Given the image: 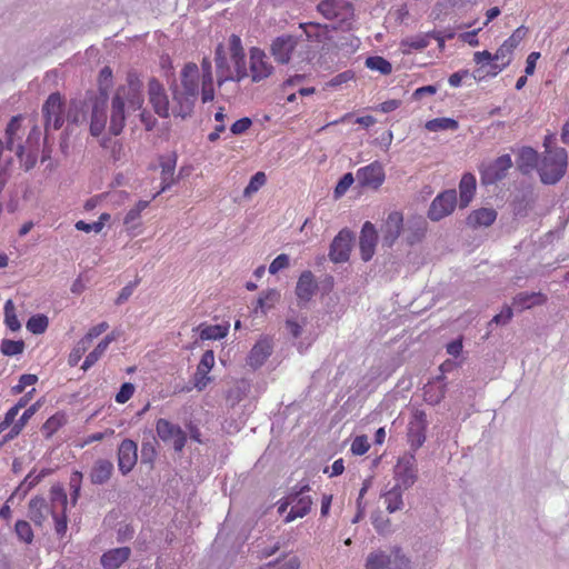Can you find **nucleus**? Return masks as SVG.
<instances>
[{"label": "nucleus", "mask_w": 569, "mask_h": 569, "mask_svg": "<svg viewBox=\"0 0 569 569\" xmlns=\"http://www.w3.org/2000/svg\"><path fill=\"white\" fill-rule=\"evenodd\" d=\"M142 104V82L136 71H129L126 83L117 88L111 100L109 131L113 136H119L126 127V110L137 111Z\"/></svg>", "instance_id": "1"}, {"label": "nucleus", "mask_w": 569, "mask_h": 569, "mask_svg": "<svg viewBox=\"0 0 569 569\" xmlns=\"http://www.w3.org/2000/svg\"><path fill=\"white\" fill-rule=\"evenodd\" d=\"M214 61L219 86L226 81H240L247 77L244 50L237 34L230 36L228 52L222 43L218 44Z\"/></svg>", "instance_id": "2"}, {"label": "nucleus", "mask_w": 569, "mask_h": 569, "mask_svg": "<svg viewBox=\"0 0 569 569\" xmlns=\"http://www.w3.org/2000/svg\"><path fill=\"white\" fill-rule=\"evenodd\" d=\"M567 164L568 156L563 148L547 149L538 169L541 181L547 184L556 183L565 174Z\"/></svg>", "instance_id": "3"}, {"label": "nucleus", "mask_w": 569, "mask_h": 569, "mask_svg": "<svg viewBox=\"0 0 569 569\" xmlns=\"http://www.w3.org/2000/svg\"><path fill=\"white\" fill-rule=\"evenodd\" d=\"M317 10L323 18L336 20L343 30H349L355 19L353 6L345 0H321Z\"/></svg>", "instance_id": "4"}, {"label": "nucleus", "mask_w": 569, "mask_h": 569, "mask_svg": "<svg viewBox=\"0 0 569 569\" xmlns=\"http://www.w3.org/2000/svg\"><path fill=\"white\" fill-rule=\"evenodd\" d=\"M64 102L59 92L51 93L42 107L46 130H58L63 126Z\"/></svg>", "instance_id": "5"}, {"label": "nucleus", "mask_w": 569, "mask_h": 569, "mask_svg": "<svg viewBox=\"0 0 569 569\" xmlns=\"http://www.w3.org/2000/svg\"><path fill=\"white\" fill-rule=\"evenodd\" d=\"M41 137L39 127L34 126L27 138V146L17 144L16 154L26 170L32 169L38 160V146Z\"/></svg>", "instance_id": "6"}, {"label": "nucleus", "mask_w": 569, "mask_h": 569, "mask_svg": "<svg viewBox=\"0 0 569 569\" xmlns=\"http://www.w3.org/2000/svg\"><path fill=\"white\" fill-rule=\"evenodd\" d=\"M156 431L158 437L164 442H172L176 451L180 452L187 442V435L180 426L160 418L156 422Z\"/></svg>", "instance_id": "7"}, {"label": "nucleus", "mask_w": 569, "mask_h": 569, "mask_svg": "<svg viewBox=\"0 0 569 569\" xmlns=\"http://www.w3.org/2000/svg\"><path fill=\"white\" fill-rule=\"evenodd\" d=\"M356 177L362 188L378 190L386 180L383 164L380 161H373L368 166L359 168Z\"/></svg>", "instance_id": "8"}, {"label": "nucleus", "mask_w": 569, "mask_h": 569, "mask_svg": "<svg viewBox=\"0 0 569 569\" xmlns=\"http://www.w3.org/2000/svg\"><path fill=\"white\" fill-rule=\"evenodd\" d=\"M457 204L456 190H446L439 193L431 202L428 210V218L432 221H439L449 216Z\"/></svg>", "instance_id": "9"}, {"label": "nucleus", "mask_w": 569, "mask_h": 569, "mask_svg": "<svg viewBox=\"0 0 569 569\" xmlns=\"http://www.w3.org/2000/svg\"><path fill=\"white\" fill-rule=\"evenodd\" d=\"M149 102L151 103L154 112L161 118H169L171 116V103L162 83L152 78L148 83Z\"/></svg>", "instance_id": "10"}, {"label": "nucleus", "mask_w": 569, "mask_h": 569, "mask_svg": "<svg viewBox=\"0 0 569 569\" xmlns=\"http://www.w3.org/2000/svg\"><path fill=\"white\" fill-rule=\"evenodd\" d=\"M214 353L212 350H206L199 363L197 365L196 372L192 377L193 387L198 391H203L212 381L213 377L210 376V371L214 367Z\"/></svg>", "instance_id": "11"}, {"label": "nucleus", "mask_w": 569, "mask_h": 569, "mask_svg": "<svg viewBox=\"0 0 569 569\" xmlns=\"http://www.w3.org/2000/svg\"><path fill=\"white\" fill-rule=\"evenodd\" d=\"M197 99V96L173 87L171 116L181 117L182 119L189 117L193 111Z\"/></svg>", "instance_id": "12"}, {"label": "nucleus", "mask_w": 569, "mask_h": 569, "mask_svg": "<svg viewBox=\"0 0 569 569\" xmlns=\"http://www.w3.org/2000/svg\"><path fill=\"white\" fill-rule=\"evenodd\" d=\"M401 231H403V214L399 211L390 212L381 226L382 244L392 247Z\"/></svg>", "instance_id": "13"}, {"label": "nucleus", "mask_w": 569, "mask_h": 569, "mask_svg": "<svg viewBox=\"0 0 569 569\" xmlns=\"http://www.w3.org/2000/svg\"><path fill=\"white\" fill-rule=\"evenodd\" d=\"M352 233L343 229L333 239L330 246L329 257L331 261L339 263L349 259L351 251Z\"/></svg>", "instance_id": "14"}, {"label": "nucleus", "mask_w": 569, "mask_h": 569, "mask_svg": "<svg viewBox=\"0 0 569 569\" xmlns=\"http://www.w3.org/2000/svg\"><path fill=\"white\" fill-rule=\"evenodd\" d=\"M138 460V445L131 439H124L118 448L119 470L127 475L136 466Z\"/></svg>", "instance_id": "15"}, {"label": "nucleus", "mask_w": 569, "mask_h": 569, "mask_svg": "<svg viewBox=\"0 0 569 569\" xmlns=\"http://www.w3.org/2000/svg\"><path fill=\"white\" fill-rule=\"evenodd\" d=\"M511 166L510 156L503 154L481 171V179L485 183H495L506 176Z\"/></svg>", "instance_id": "16"}, {"label": "nucleus", "mask_w": 569, "mask_h": 569, "mask_svg": "<svg viewBox=\"0 0 569 569\" xmlns=\"http://www.w3.org/2000/svg\"><path fill=\"white\" fill-rule=\"evenodd\" d=\"M272 71L273 67L267 54L258 48H251V81L268 78Z\"/></svg>", "instance_id": "17"}, {"label": "nucleus", "mask_w": 569, "mask_h": 569, "mask_svg": "<svg viewBox=\"0 0 569 569\" xmlns=\"http://www.w3.org/2000/svg\"><path fill=\"white\" fill-rule=\"evenodd\" d=\"M377 240L378 234L375 226L370 221L365 222L359 239L360 254L363 261H369L373 257Z\"/></svg>", "instance_id": "18"}, {"label": "nucleus", "mask_w": 569, "mask_h": 569, "mask_svg": "<svg viewBox=\"0 0 569 569\" xmlns=\"http://www.w3.org/2000/svg\"><path fill=\"white\" fill-rule=\"evenodd\" d=\"M199 68L194 62H188L183 66L180 73V83L174 87L199 97Z\"/></svg>", "instance_id": "19"}, {"label": "nucleus", "mask_w": 569, "mask_h": 569, "mask_svg": "<svg viewBox=\"0 0 569 569\" xmlns=\"http://www.w3.org/2000/svg\"><path fill=\"white\" fill-rule=\"evenodd\" d=\"M297 46V41L292 36L278 37L271 46L274 59L280 63L289 62L291 53Z\"/></svg>", "instance_id": "20"}, {"label": "nucleus", "mask_w": 569, "mask_h": 569, "mask_svg": "<svg viewBox=\"0 0 569 569\" xmlns=\"http://www.w3.org/2000/svg\"><path fill=\"white\" fill-rule=\"evenodd\" d=\"M201 100L203 103L210 102L214 98V88H213V76L211 61L209 58H203L201 61Z\"/></svg>", "instance_id": "21"}, {"label": "nucleus", "mask_w": 569, "mask_h": 569, "mask_svg": "<svg viewBox=\"0 0 569 569\" xmlns=\"http://www.w3.org/2000/svg\"><path fill=\"white\" fill-rule=\"evenodd\" d=\"M405 239L409 246H413L422 241L427 232V222L422 217L412 218L408 221L407 228L403 229Z\"/></svg>", "instance_id": "22"}, {"label": "nucleus", "mask_w": 569, "mask_h": 569, "mask_svg": "<svg viewBox=\"0 0 569 569\" xmlns=\"http://www.w3.org/2000/svg\"><path fill=\"white\" fill-rule=\"evenodd\" d=\"M106 99H101V101H96V103L92 107L90 119V133L94 137L100 136L106 128Z\"/></svg>", "instance_id": "23"}, {"label": "nucleus", "mask_w": 569, "mask_h": 569, "mask_svg": "<svg viewBox=\"0 0 569 569\" xmlns=\"http://www.w3.org/2000/svg\"><path fill=\"white\" fill-rule=\"evenodd\" d=\"M273 349L272 340L268 337L259 339L251 348V368L263 365Z\"/></svg>", "instance_id": "24"}, {"label": "nucleus", "mask_w": 569, "mask_h": 569, "mask_svg": "<svg viewBox=\"0 0 569 569\" xmlns=\"http://www.w3.org/2000/svg\"><path fill=\"white\" fill-rule=\"evenodd\" d=\"M497 219V211L492 208H480L471 211L467 217V224L472 228L489 227Z\"/></svg>", "instance_id": "25"}, {"label": "nucleus", "mask_w": 569, "mask_h": 569, "mask_svg": "<svg viewBox=\"0 0 569 569\" xmlns=\"http://www.w3.org/2000/svg\"><path fill=\"white\" fill-rule=\"evenodd\" d=\"M317 289V283L311 271H303L297 282L296 295L300 300L309 301Z\"/></svg>", "instance_id": "26"}, {"label": "nucleus", "mask_w": 569, "mask_h": 569, "mask_svg": "<svg viewBox=\"0 0 569 569\" xmlns=\"http://www.w3.org/2000/svg\"><path fill=\"white\" fill-rule=\"evenodd\" d=\"M407 438L413 451L418 450L425 443L426 423L422 419H416L409 422Z\"/></svg>", "instance_id": "27"}, {"label": "nucleus", "mask_w": 569, "mask_h": 569, "mask_svg": "<svg viewBox=\"0 0 569 569\" xmlns=\"http://www.w3.org/2000/svg\"><path fill=\"white\" fill-rule=\"evenodd\" d=\"M131 550L128 547L111 549L101 557V563L106 569H117L130 557Z\"/></svg>", "instance_id": "28"}, {"label": "nucleus", "mask_w": 569, "mask_h": 569, "mask_svg": "<svg viewBox=\"0 0 569 569\" xmlns=\"http://www.w3.org/2000/svg\"><path fill=\"white\" fill-rule=\"evenodd\" d=\"M546 301L547 296L541 292H520L513 298L512 305L519 310H525L543 305Z\"/></svg>", "instance_id": "29"}, {"label": "nucleus", "mask_w": 569, "mask_h": 569, "mask_svg": "<svg viewBox=\"0 0 569 569\" xmlns=\"http://www.w3.org/2000/svg\"><path fill=\"white\" fill-rule=\"evenodd\" d=\"M113 472V465L107 459H99L94 462L90 479L92 483L102 485L107 482Z\"/></svg>", "instance_id": "30"}, {"label": "nucleus", "mask_w": 569, "mask_h": 569, "mask_svg": "<svg viewBox=\"0 0 569 569\" xmlns=\"http://www.w3.org/2000/svg\"><path fill=\"white\" fill-rule=\"evenodd\" d=\"M476 192V177L472 173H465L459 183L460 207H467Z\"/></svg>", "instance_id": "31"}, {"label": "nucleus", "mask_w": 569, "mask_h": 569, "mask_svg": "<svg viewBox=\"0 0 569 569\" xmlns=\"http://www.w3.org/2000/svg\"><path fill=\"white\" fill-rule=\"evenodd\" d=\"M430 43V32L419 33L405 38L400 41V49L403 54L411 53L412 50H423Z\"/></svg>", "instance_id": "32"}, {"label": "nucleus", "mask_w": 569, "mask_h": 569, "mask_svg": "<svg viewBox=\"0 0 569 569\" xmlns=\"http://www.w3.org/2000/svg\"><path fill=\"white\" fill-rule=\"evenodd\" d=\"M201 340H219L224 338L229 331V325H207L201 323L198 327Z\"/></svg>", "instance_id": "33"}, {"label": "nucleus", "mask_w": 569, "mask_h": 569, "mask_svg": "<svg viewBox=\"0 0 569 569\" xmlns=\"http://www.w3.org/2000/svg\"><path fill=\"white\" fill-rule=\"evenodd\" d=\"M248 387L246 379L233 380L226 393L227 402L232 407L239 403L247 396Z\"/></svg>", "instance_id": "34"}, {"label": "nucleus", "mask_w": 569, "mask_h": 569, "mask_svg": "<svg viewBox=\"0 0 569 569\" xmlns=\"http://www.w3.org/2000/svg\"><path fill=\"white\" fill-rule=\"evenodd\" d=\"M511 56L512 52L502 43L493 54L495 63H491V71H488V73L491 76H497L500 71L510 64Z\"/></svg>", "instance_id": "35"}, {"label": "nucleus", "mask_w": 569, "mask_h": 569, "mask_svg": "<svg viewBox=\"0 0 569 569\" xmlns=\"http://www.w3.org/2000/svg\"><path fill=\"white\" fill-rule=\"evenodd\" d=\"M389 552L383 550H376L367 556L365 568L366 569H390Z\"/></svg>", "instance_id": "36"}, {"label": "nucleus", "mask_w": 569, "mask_h": 569, "mask_svg": "<svg viewBox=\"0 0 569 569\" xmlns=\"http://www.w3.org/2000/svg\"><path fill=\"white\" fill-rule=\"evenodd\" d=\"M21 116L12 117L6 128V148L10 151L16 150V140L20 139L19 131L21 129Z\"/></svg>", "instance_id": "37"}, {"label": "nucleus", "mask_w": 569, "mask_h": 569, "mask_svg": "<svg viewBox=\"0 0 569 569\" xmlns=\"http://www.w3.org/2000/svg\"><path fill=\"white\" fill-rule=\"evenodd\" d=\"M538 162V153L532 148H522L518 158V168L523 173H529Z\"/></svg>", "instance_id": "38"}, {"label": "nucleus", "mask_w": 569, "mask_h": 569, "mask_svg": "<svg viewBox=\"0 0 569 569\" xmlns=\"http://www.w3.org/2000/svg\"><path fill=\"white\" fill-rule=\"evenodd\" d=\"M425 128L430 132H438L445 130H457L459 128V123L457 120L452 118H435L428 120L425 124Z\"/></svg>", "instance_id": "39"}, {"label": "nucleus", "mask_w": 569, "mask_h": 569, "mask_svg": "<svg viewBox=\"0 0 569 569\" xmlns=\"http://www.w3.org/2000/svg\"><path fill=\"white\" fill-rule=\"evenodd\" d=\"M67 422L66 415L57 412L46 420L42 425V433L46 438H51Z\"/></svg>", "instance_id": "40"}, {"label": "nucleus", "mask_w": 569, "mask_h": 569, "mask_svg": "<svg viewBox=\"0 0 569 569\" xmlns=\"http://www.w3.org/2000/svg\"><path fill=\"white\" fill-rule=\"evenodd\" d=\"M390 569H411V560L406 556L402 548L393 546L389 552Z\"/></svg>", "instance_id": "41"}, {"label": "nucleus", "mask_w": 569, "mask_h": 569, "mask_svg": "<svg viewBox=\"0 0 569 569\" xmlns=\"http://www.w3.org/2000/svg\"><path fill=\"white\" fill-rule=\"evenodd\" d=\"M368 69L388 76L392 72V64L381 56L368 57L365 61Z\"/></svg>", "instance_id": "42"}, {"label": "nucleus", "mask_w": 569, "mask_h": 569, "mask_svg": "<svg viewBox=\"0 0 569 569\" xmlns=\"http://www.w3.org/2000/svg\"><path fill=\"white\" fill-rule=\"evenodd\" d=\"M279 299L280 292L276 289H270L259 297L254 311L258 312V310H260L262 313H266L279 301Z\"/></svg>", "instance_id": "43"}, {"label": "nucleus", "mask_w": 569, "mask_h": 569, "mask_svg": "<svg viewBox=\"0 0 569 569\" xmlns=\"http://www.w3.org/2000/svg\"><path fill=\"white\" fill-rule=\"evenodd\" d=\"M446 395L445 385L437 383H428L423 388V397L428 403L437 405L439 403Z\"/></svg>", "instance_id": "44"}, {"label": "nucleus", "mask_w": 569, "mask_h": 569, "mask_svg": "<svg viewBox=\"0 0 569 569\" xmlns=\"http://www.w3.org/2000/svg\"><path fill=\"white\" fill-rule=\"evenodd\" d=\"M252 546L254 548L253 552L259 560L274 555L280 549V543L278 541H273L269 546H264V541L261 539H257Z\"/></svg>", "instance_id": "45"}, {"label": "nucleus", "mask_w": 569, "mask_h": 569, "mask_svg": "<svg viewBox=\"0 0 569 569\" xmlns=\"http://www.w3.org/2000/svg\"><path fill=\"white\" fill-rule=\"evenodd\" d=\"M113 83V74L110 67H103L98 77V87L101 94V99L108 98V91L112 87Z\"/></svg>", "instance_id": "46"}, {"label": "nucleus", "mask_w": 569, "mask_h": 569, "mask_svg": "<svg viewBox=\"0 0 569 569\" xmlns=\"http://www.w3.org/2000/svg\"><path fill=\"white\" fill-rule=\"evenodd\" d=\"M4 310V323L11 331H18L21 328V323L16 313V307L12 300H7L3 307Z\"/></svg>", "instance_id": "47"}, {"label": "nucleus", "mask_w": 569, "mask_h": 569, "mask_svg": "<svg viewBox=\"0 0 569 569\" xmlns=\"http://www.w3.org/2000/svg\"><path fill=\"white\" fill-rule=\"evenodd\" d=\"M49 326L48 317L44 315H34L27 321V329L33 335L43 333Z\"/></svg>", "instance_id": "48"}, {"label": "nucleus", "mask_w": 569, "mask_h": 569, "mask_svg": "<svg viewBox=\"0 0 569 569\" xmlns=\"http://www.w3.org/2000/svg\"><path fill=\"white\" fill-rule=\"evenodd\" d=\"M300 28L309 39H316L318 41H320L321 37L328 32L327 24H320L316 22L301 23Z\"/></svg>", "instance_id": "49"}, {"label": "nucleus", "mask_w": 569, "mask_h": 569, "mask_svg": "<svg viewBox=\"0 0 569 569\" xmlns=\"http://www.w3.org/2000/svg\"><path fill=\"white\" fill-rule=\"evenodd\" d=\"M297 505L291 507L290 512L286 516L284 521L290 522L296 518L305 517L311 508L312 500H297Z\"/></svg>", "instance_id": "50"}, {"label": "nucleus", "mask_w": 569, "mask_h": 569, "mask_svg": "<svg viewBox=\"0 0 569 569\" xmlns=\"http://www.w3.org/2000/svg\"><path fill=\"white\" fill-rule=\"evenodd\" d=\"M24 350V342L22 340L3 339L1 342V352L4 356H17Z\"/></svg>", "instance_id": "51"}, {"label": "nucleus", "mask_w": 569, "mask_h": 569, "mask_svg": "<svg viewBox=\"0 0 569 569\" xmlns=\"http://www.w3.org/2000/svg\"><path fill=\"white\" fill-rule=\"evenodd\" d=\"M528 29L525 26H520L517 28L512 34L503 41L506 48H508L511 52L520 44L523 38L527 36Z\"/></svg>", "instance_id": "52"}, {"label": "nucleus", "mask_w": 569, "mask_h": 569, "mask_svg": "<svg viewBox=\"0 0 569 569\" xmlns=\"http://www.w3.org/2000/svg\"><path fill=\"white\" fill-rule=\"evenodd\" d=\"M107 347L101 341L96 346V348L86 357L81 368L83 370H88L91 368L107 351Z\"/></svg>", "instance_id": "53"}, {"label": "nucleus", "mask_w": 569, "mask_h": 569, "mask_svg": "<svg viewBox=\"0 0 569 569\" xmlns=\"http://www.w3.org/2000/svg\"><path fill=\"white\" fill-rule=\"evenodd\" d=\"M149 203H150V201H148V200H140V201H138V202L136 203V206H134L133 208H131V209L127 212V214H126V217H124V219H123V223H124L126 226H129V224H131L134 220L139 219V218H140L141 212H142L146 208H148Z\"/></svg>", "instance_id": "54"}, {"label": "nucleus", "mask_w": 569, "mask_h": 569, "mask_svg": "<svg viewBox=\"0 0 569 569\" xmlns=\"http://www.w3.org/2000/svg\"><path fill=\"white\" fill-rule=\"evenodd\" d=\"M16 533L26 543H30L33 539V532L29 522L20 520L16 523Z\"/></svg>", "instance_id": "55"}, {"label": "nucleus", "mask_w": 569, "mask_h": 569, "mask_svg": "<svg viewBox=\"0 0 569 569\" xmlns=\"http://www.w3.org/2000/svg\"><path fill=\"white\" fill-rule=\"evenodd\" d=\"M38 381V377L31 373H24L20 377L18 383L12 387V393L19 395L24 391V389L29 386L36 385Z\"/></svg>", "instance_id": "56"}, {"label": "nucleus", "mask_w": 569, "mask_h": 569, "mask_svg": "<svg viewBox=\"0 0 569 569\" xmlns=\"http://www.w3.org/2000/svg\"><path fill=\"white\" fill-rule=\"evenodd\" d=\"M90 346L86 343L82 339L78 341L73 350L69 355V365L71 367L77 366L81 357L88 350Z\"/></svg>", "instance_id": "57"}, {"label": "nucleus", "mask_w": 569, "mask_h": 569, "mask_svg": "<svg viewBox=\"0 0 569 569\" xmlns=\"http://www.w3.org/2000/svg\"><path fill=\"white\" fill-rule=\"evenodd\" d=\"M82 473L80 471H73L69 477V490L71 498H78L82 485Z\"/></svg>", "instance_id": "58"}, {"label": "nucleus", "mask_w": 569, "mask_h": 569, "mask_svg": "<svg viewBox=\"0 0 569 569\" xmlns=\"http://www.w3.org/2000/svg\"><path fill=\"white\" fill-rule=\"evenodd\" d=\"M109 329V323L106 321H102L98 323L97 326H93L89 329V331L86 333L83 338H81L89 346L91 345L92 340L103 332H106Z\"/></svg>", "instance_id": "59"}, {"label": "nucleus", "mask_w": 569, "mask_h": 569, "mask_svg": "<svg viewBox=\"0 0 569 569\" xmlns=\"http://www.w3.org/2000/svg\"><path fill=\"white\" fill-rule=\"evenodd\" d=\"M370 448L366 436H358L351 443V452L357 456L365 455Z\"/></svg>", "instance_id": "60"}, {"label": "nucleus", "mask_w": 569, "mask_h": 569, "mask_svg": "<svg viewBox=\"0 0 569 569\" xmlns=\"http://www.w3.org/2000/svg\"><path fill=\"white\" fill-rule=\"evenodd\" d=\"M134 393V386L130 382H124L118 393L116 395V401L118 403H126Z\"/></svg>", "instance_id": "61"}, {"label": "nucleus", "mask_w": 569, "mask_h": 569, "mask_svg": "<svg viewBox=\"0 0 569 569\" xmlns=\"http://www.w3.org/2000/svg\"><path fill=\"white\" fill-rule=\"evenodd\" d=\"M289 267V257L286 253H281L273 259V261L269 266V272L271 274H276L282 269Z\"/></svg>", "instance_id": "62"}, {"label": "nucleus", "mask_w": 569, "mask_h": 569, "mask_svg": "<svg viewBox=\"0 0 569 569\" xmlns=\"http://www.w3.org/2000/svg\"><path fill=\"white\" fill-rule=\"evenodd\" d=\"M353 181H355V178H353L352 173L348 172V173L343 174V177L339 180V182L336 186V189H335L336 196L339 197V196H342L343 193H346V191L351 187Z\"/></svg>", "instance_id": "63"}, {"label": "nucleus", "mask_w": 569, "mask_h": 569, "mask_svg": "<svg viewBox=\"0 0 569 569\" xmlns=\"http://www.w3.org/2000/svg\"><path fill=\"white\" fill-rule=\"evenodd\" d=\"M372 525L378 532H385L388 529L389 520L385 519L381 511H376L371 515Z\"/></svg>", "instance_id": "64"}]
</instances>
